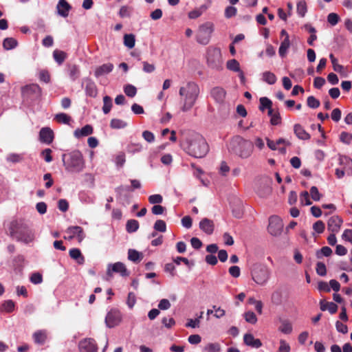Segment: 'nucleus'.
<instances>
[{
    "label": "nucleus",
    "instance_id": "obj_1",
    "mask_svg": "<svg viewBox=\"0 0 352 352\" xmlns=\"http://www.w3.org/2000/svg\"><path fill=\"white\" fill-rule=\"evenodd\" d=\"M180 145L186 153L195 158H202L209 151V146L205 138L195 132L186 134L181 141Z\"/></svg>",
    "mask_w": 352,
    "mask_h": 352
},
{
    "label": "nucleus",
    "instance_id": "obj_2",
    "mask_svg": "<svg viewBox=\"0 0 352 352\" xmlns=\"http://www.w3.org/2000/svg\"><path fill=\"white\" fill-rule=\"evenodd\" d=\"M199 93V87L195 82L190 81L181 87L179 91L182 103L181 110L186 112L191 109L195 105Z\"/></svg>",
    "mask_w": 352,
    "mask_h": 352
},
{
    "label": "nucleus",
    "instance_id": "obj_3",
    "mask_svg": "<svg viewBox=\"0 0 352 352\" xmlns=\"http://www.w3.org/2000/svg\"><path fill=\"white\" fill-rule=\"evenodd\" d=\"M253 149V144L241 136L234 137L230 140L228 146V150L230 153L242 159L249 157L252 155Z\"/></svg>",
    "mask_w": 352,
    "mask_h": 352
},
{
    "label": "nucleus",
    "instance_id": "obj_4",
    "mask_svg": "<svg viewBox=\"0 0 352 352\" xmlns=\"http://www.w3.org/2000/svg\"><path fill=\"white\" fill-rule=\"evenodd\" d=\"M10 232L12 236L17 241L29 243L34 241V234L25 224L18 221H13L10 223Z\"/></svg>",
    "mask_w": 352,
    "mask_h": 352
},
{
    "label": "nucleus",
    "instance_id": "obj_5",
    "mask_svg": "<svg viewBox=\"0 0 352 352\" xmlns=\"http://www.w3.org/2000/svg\"><path fill=\"white\" fill-rule=\"evenodd\" d=\"M62 161L65 170L72 173H79L84 168V160L79 151L62 155Z\"/></svg>",
    "mask_w": 352,
    "mask_h": 352
},
{
    "label": "nucleus",
    "instance_id": "obj_6",
    "mask_svg": "<svg viewBox=\"0 0 352 352\" xmlns=\"http://www.w3.org/2000/svg\"><path fill=\"white\" fill-rule=\"evenodd\" d=\"M206 59L210 69L216 71L223 69V58L220 48L209 46L206 50Z\"/></svg>",
    "mask_w": 352,
    "mask_h": 352
},
{
    "label": "nucleus",
    "instance_id": "obj_7",
    "mask_svg": "<svg viewBox=\"0 0 352 352\" xmlns=\"http://www.w3.org/2000/svg\"><path fill=\"white\" fill-rule=\"evenodd\" d=\"M213 32L214 24L212 22L208 21L201 24L196 34V41L204 45L208 44Z\"/></svg>",
    "mask_w": 352,
    "mask_h": 352
},
{
    "label": "nucleus",
    "instance_id": "obj_8",
    "mask_svg": "<svg viewBox=\"0 0 352 352\" xmlns=\"http://www.w3.org/2000/svg\"><path fill=\"white\" fill-rule=\"evenodd\" d=\"M270 270L264 265H255L252 271V279L258 285H265L270 278Z\"/></svg>",
    "mask_w": 352,
    "mask_h": 352
},
{
    "label": "nucleus",
    "instance_id": "obj_9",
    "mask_svg": "<svg viewBox=\"0 0 352 352\" xmlns=\"http://www.w3.org/2000/svg\"><path fill=\"white\" fill-rule=\"evenodd\" d=\"M283 229V223L279 217L274 215L270 217L267 230L271 235L279 236L282 233Z\"/></svg>",
    "mask_w": 352,
    "mask_h": 352
},
{
    "label": "nucleus",
    "instance_id": "obj_10",
    "mask_svg": "<svg viewBox=\"0 0 352 352\" xmlns=\"http://www.w3.org/2000/svg\"><path fill=\"white\" fill-rule=\"evenodd\" d=\"M122 320V314L117 309H111L107 314L105 322L108 327L113 328L118 325Z\"/></svg>",
    "mask_w": 352,
    "mask_h": 352
},
{
    "label": "nucleus",
    "instance_id": "obj_11",
    "mask_svg": "<svg viewBox=\"0 0 352 352\" xmlns=\"http://www.w3.org/2000/svg\"><path fill=\"white\" fill-rule=\"evenodd\" d=\"M22 95L26 98H38L41 95V89L36 84L26 85L22 88Z\"/></svg>",
    "mask_w": 352,
    "mask_h": 352
},
{
    "label": "nucleus",
    "instance_id": "obj_12",
    "mask_svg": "<svg viewBox=\"0 0 352 352\" xmlns=\"http://www.w3.org/2000/svg\"><path fill=\"white\" fill-rule=\"evenodd\" d=\"M80 352H97L96 341L92 338H87L79 343Z\"/></svg>",
    "mask_w": 352,
    "mask_h": 352
},
{
    "label": "nucleus",
    "instance_id": "obj_13",
    "mask_svg": "<svg viewBox=\"0 0 352 352\" xmlns=\"http://www.w3.org/2000/svg\"><path fill=\"white\" fill-rule=\"evenodd\" d=\"M67 232L69 234V236L67 237V239L72 240L75 237L77 238L78 242H81L85 238V233L83 232V229L80 226H71L69 227L67 230ZM67 239L66 236L64 237Z\"/></svg>",
    "mask_w": 352,
    "mask_h": 352
},
{
    "label": "nucleus",
    "instance_id": "obj_14",
    "mask_svg": "<svg viewBox=\"0 0 352 352\" xmlns=\"http://www.w3.org/2000/svg\"><path fill=\"white\" fill-rule=\"evenodd\" d=\"M342 219L338 216L330 217L327 222L328 230L333 233H338L342 224Z\"/></svg>",
    "mask_w": 352,
    "mask_h": 352
},
{
    "label": "nucleus",
    "instance_id": "obj_15",
    "mask_svg": "<svg viewBox=\"0 0 352 352\" xmlns=\"http://www.w3.org/2000/svg\"><path fill=\"white\" fill-rule=\"evenodd\" d=\"M113 68L114 66L112 63H104L102 65L96 67L94 71V76L96 78H98L101 76H105L111 73L113 71Z\"/></svg>",
    "mask_w": 352,
    "mask_h": 352
},
{
    "label": "nucleus",
    "instance_id": "obj_16",
    "mask_svg": "<svg viewBox=\"0 0 352 352\" xmlns=\"http://www.w3.org/2000/svg\"><path fill=\"white\" fill-rule=\"evenodd\" d=\"M39 138L41 142L50 144L54 140L53 131L48 127L42 128L39 133Z\"/></svg>",
    "mask_w": 352,
    "mask_h": 352
},
{
    "label": "nucleus",
    "instance_id": "obj_17",
    "mask_svg": "<svg viewBox=\"0 0 352 352\" xmlns=\"http://www.w3.org/2000/svg\"><path fill=\"white\" fill-rule=\"evenodd\" d=\"M211 96L218 103L221 104L224 102L226 91L224 89L220 87H216L211 90Z\"/></svg>",
    "mask_w": 352,
    "mask_h": 352
},
{
    "label": "nucleus",
    "instance_id": "obj_18",
    "mask_svg": "<svg viewBox=\"0 0 352 352\" xmlns=\"http://www.w3.org/2000/svg\"><path fill=\"white\" fill-rule=\"evenodd\" d=\"M199 228L207 234H212L214 229L213 221L208 218H204L199 222Z\"/></svg>",
    "mask_w": 352,
    "mask_h": 352
},
{
    "label": "nucleus",
    "instance_id": "obj_19",
    "mask_svg": "<svg viewBox=\"0 0 352 352\" xmlns=\"http://www.w3.org/2000/svg\"><path fill=\"white\" fill-rule=\"evenodd\" d=\"M243 341L246 345L253 348L258 349L262 346L261 341L258 338H255L251 333H245L243 336Z\"/></svg>",
    "mask_w": 352,
    "mask_h": 352
},
{
    "label": "nucleus",
    "instance_id": "obj_20",
    "mask_svg": "<svg viewBox=\"0 0 352 352\" xmlns=\"http://www.w3.org/2000/svg\"><path fill=\"white\" fill-rule=\"evenodd\" d=\"M85 92L87 96L91 98H95L98 95L97 87L91 79L85 80Z\"/></svg>",
    "mask_w": 352,
    "mask_h": 352
},
{
    "label": "nucleus",
    "instance_id": "obj_21",
    "mask_svg": "<svg viewBox=\"0 0 352 352\" xmlns=\"http://www.w3.org/2000/svg\"><path fill=\"white\" fill-rule=\"evenodd\" d=\"M131 187L120 186L116 188V191L119 197H121L122 192L124 190L130 191V190H133L135 189H138V188H141V183L140 182L139 180L131 179Z\"/></svg>",
    "mask_w": 352,
    "mask_h": 352
},
{
    "label": "nucleus",
    "instance_id": "obj_22",
    "mask_svg": "<svg viewBox=\"0 0 352 352\" xmlns=\"http://www.w3.org/2000/svg\"><path fill=\"white\" fill-rule=\"evenodd\" d=\"M70 9L71 6L66 0H59L57 5L58 14L63 17H66L68 16Z\"/></svg>",
    "mask_w": 352,
    "mask_h": 352
},
{
    "label": "nucleus",
    "instance_id": "obj_23",
    "mask_svg": "<svg viewBox=\"0 0 352 352\" xmlns=\"http://www.w3.org/2000/svg\"><path fill=\"white\" fill-rule=\"evenodd\" d=\"M294 131L297 138L300 140H307L311 138L310 135L300 124H296L294 126Z\"/></svg>",
    "mask_w": 352,
    "mask_h": 352
},
{
    "label": "nucleus",
    "instance_id": "obj_24",
    "mask_svg": "<svg viewBox=\"0 0 352 352\" xmlns=\"http://www.w3.org/2000/svg\"><path fill=\"white\" fill-rule=\"evenodd\" d=\"M93 131V127L89 124H87L81 129H77L75 130L74 135L76 138H80L92 134Z\"/></svg>",
    "mask_w": 352,
    "mask_h": 352
},
{
    "label": "nucleus",
    "instance_id": "obj_25",
    "mask_svg": "<svg viewBox=\"0 0 352 352\" xmlns=\"http://www.w3.org/2000/svg\"><path fill=\"white\" fill-rule=\"evenodd\" d=\"M69 256L75 260L78 264L82 265L85 263V257L78 248H72L69 252Z\"/></svg>",
    "mask_w": 352,
    "mask_h": 352
},
{
    "label": "nucleus",
    "instance_id": "obj_26",
    "mask_svg": "<svg viewBox=\"0 0 352 352\" xmlns=\"http://www.w3.org/2000/svg\"><path fill=\"white\" fill-rule=\"evenodd\" d=\"M112 271L116 273H119L122 276H129V272L127 270L125 265L121 262L115 263L112 265Z\"/></svg>",
    "mask_w": 352,
    "mask_h": 352
},
{
    "label": "nucleus",
    "instance_id": "obj_27",
    "mask_svg": "<svg viewBox=\"0 0 352 352\" xmlns=\"http://www.w3.org/2000/svg\"><path fill=\"white\" fill-rule=\"evenodd\" d=\"M128 258L134 263H139L143 258V254L135 250L129 249L128 251Z\"/></svg>",
    "mask_w": 352,
    "mask_h": 352
},
{
    "label": "nucleus",
    "instance_id": "obj_28",
    "mask_svg": "<svg viewBox=\"0 0 352 352\" xmlns=\"http://www.w3.org/2000/svg\"><path fill=\"white\" fill-rule=\"evenodd\" d=\"M18 45L17 41L12 37L6 38L3 41V47L6 50H10L15 48Z\"/></svg>",
    "mask_w": 352,
    "mask_h": 352
},
{
    "label": "nucleus",
    "instance_id": "obj_29",
    "mask_svg": "<svg viewBox=\"0 0 352 352\" xmlns=\"http://www.w3.org/2000/svg\"><path fill=\"white\" fill-rule=\"evenodd\" d=\"M289 46H290V41H289V35H287V36L281 42L279 50H278L279 55L281 57H284L286 55L287 51L288 48L289 47Z\"/></svg>",
    "mask_w": 352,
    "mask_h": 352
},
{
    "label": "nucleus",
    "instance_id": "obj_30",
    "mask_svg": "<svg viewBox=\"0 0 352 352\" xmlns=\"http://www.w3.org/2000/svg\"><path fill=\"white\" fill-rule=\"evenodd\" d=\"M33 338L35 343L43 344L46 340L47 335L44 331H38L33 334Z\"/></svg>",
    "mask_w": 352,
    "mask_h": 352
},
{
    "label": "nucleus",
    "instance_id": "obj_31",
    "mask_svg": "<svg viewBox=\"0 0 352 352\" xmlns=\"http://www.w3.org/2000/svg\"><path fill=\"white\" fill-rule=\"evenodd\" d=\"M68 74L72 80H76L80 76L78 67L76 65H69Z\"/></svg>",
    "mask_w": 352,
    "mask_h": 352
},
{
    "label": "nucleus",
    "instance_id": "obj_32",
    "mask_svg": "<svg viewBox=\"0 0 352 352\" xmlns=\"http://www.w3.org/2000/svg\"><path fill=\"white\" fill-rule=\"evenodd\" d=\"M53 57L58 65H61L66 59L67 54L63 51L55 50L53 52Z\"/></svg>",
    "mask_w": 352,
    "mask_h": 352
},
{
    "label": "nucleus",
    "instance_id": "obj_33",
    "mask_svg": "<svg viewBox=\"0 0 352 352\" xmlns=\"http://www.w3.org/2000/svg\"><path fill=\"white\" fill-rule=\"evenodd\" d=\"M127 126V122L121 119L113 118L110 122V127L113 129H124Z\"/></svg>",
    "mask_w": 352,
    "mask_h": 352
},
{
    "label": "nucleus",
    "instance_id": "obj_34",
    "mask_svg": "<svg viewBox=\"0 0 352 352\" xmlns=\"http://www.w3.org/2000/svg\"><path fill=\"white\" fill-rule=\"evenodd\" d=\"M135 44V37L133 34H126L124 36V45L129 49H132Z\"/></svg>",
    "mask_w": 352,
    "mask_h": 352
},
{
    "label": "nucleus",
    "instance_id": "obj_35",
    "mask_svg": "<svg viewBox=\"0 0 352 352\" xmlns=\"http://www.w3.org/2000/svg\"><path fill=\"white\" fill-rule=\"evenodd\" d=\"M54 120L60 124H69L72 118L65 113H60L55 116Z\"/></svg>",
    "mask_w": 352,
    "mask_h": 352
},
{
    "label": "nucleus",
    "instance_id": "obj_36",
    "mask_svg": "<svg viewBox=\"0 0 352 352\" xmlns=\"http://www.w3.org/2000/svg\"><path fill=\"white\" fill-rule=\"evenodd\" d=\"M263 80L269 85H274L276 83L277 78L274 73L265 72L263 73Z\"/></svg>",
    "mask_w": 352,
    "mask_h": 352
},
{
    "label": "nucleus",
    "instance_id": "obj_37",
    "mask_svg": "<svg viewBox=\"0 0 352 352\" xmlns=\"http://www.w3.org/2000/svg\"><path fill=\"white\" fill-rule=\"evenodd\" d=\"M112 105L113 103L111 98L109 96H104L102 111L104 114H107L110 112Z\"/></svg>",
    "mask_w": 352,
    "mask_h": 352
},
{
    "label": "nucleus",
    "instance_id": "obj_38",
    "mask_svg": "<svg viewBox=\"0 0 352 352\" xmlns=\"http://www.w3.org/2000/svg\"><path fill=\"white\" fill-rule=\"evenodd\" d=\"M139 228V222L135 219H130L126 222V229L129 233L136 232Z\"/></svg>",
    "mask_w": 352,
    "mask_h": 352
},
{
    "label": "nucleus",
    "instance_id": "obj_39",
    "mask_svg": "<svg viewBox=\"0 0 352 352\" xmlns=\"http://www.w3.org/2000/svg\"><path fill=\"white\" fill-rule=\"evenodd\" d=\"M332 250L328 246H324L320 250H318L316 253L317 258L320 259L323 256H329L332 254Z\"/></svg>",
    "mask_w": 352,
    "mask_h": 352
},
{
    "label": "nucleus",
    "instance_id": "obj_40",
    "mask_svg": "<svg viewBox=\"0 0 352 352\" xmlns=\"http://www.w3.org/2000/svg\"><path fill=\"white\" fill-rule=\"evenodd\" d=\"M204 352H220L221 346L219 343H208L206 344L204 349Z\"/></svg>",
    "mask_w": 352,
    "mask_h": 352
},
{
    "label": "nucleus",
    "instance_id": "obj_41",
    "mask_svg": "<svg viewBox=\"0 0 352 352\" xmlns=\"http://www.w3.org/2000/svg\"><path fill=\"white\" fill-rule=\"evenodd\" d=\"M260 107L259 109L263 111L265 109H270L272 107V102L267 97H262L259 100Z\"/></svg>",
    "mask_w": 352,
    "mask_h": 352
},
{
    "label": "nucleus",
    "instance_id": "obj_42",
    "mask_svg": "<svg viewBox=\"0 0 352 352\" xmlns=\"http://www.w3.org/2000/svg\"><path fill=\"white\" fill-rule=\"evenodd\" d=\"M227 68L233 72H241L239 63L236 59H231L227 62Z\"/></svg>",
    "mask_w": 352,
    "mask_h": 352
},
{
    "label": "nucleus",
    "instance_id": "obj_43",
    "mask_svg": "<svg viewBox=\"0 0 352 352\" xmlns=\"http://www.w3.org/2000/svg\"><path fill=\"white\" fill-rule=\"evenodd\" d=\"M279 331L285 334H289L292 331V326L289 322L284 320L279 327Z\"/></svg>",
    "mask_w": 352,
    "mask_h": 352
},
{
    "label": "nucleus",
    "instance_id": "obj_44",
    "mask_svg": "<svg viewBox=\"0 0 352 352\" xmlns=\"http://www.w3.org/2000/svg\"><path fill=\"white\" fill-rule=\"evenodd\" d=\"M307 104L311 109H316L320 107V102L314 96H310L307 99Z\"/></svg>",
    "mask_w": 352,
    "mask_h": 352
},
{
    "label": "nucleus",
    "instance_id": "obj_45",
    "mask_svg": "<svg viewBox=\"0 0 352 352\" xmlns=\"http://www.w3.org/2000/svg\"><path fill=\"white\" fill-rule=\"evenodd\" d=\"M153 228L156 231L165 232L166 231V224L164 221L159 219L154 223Z\"/></svg>",
    "mask_w": 352,
    "mask_h": 352
},
{
    "label": "nucleus",
    "instance_id": "obj_46",
    "mask_svg": "<svg viewBox=\"0 0 352 352\" xmlns=\"http://www.w3.org/2000/svg\"><path fill=\"white\" fill-rule=\"evenodd\" d=\"M124 91L127 96L133 98L136 95L137 89L132 85H126L124 87Z\"/></svg>",
    "mask_w": 352,
    "mask_h": 352
},
{
    "label": "nucleus",
    "instance_id": "obj_47",
    "mask_svg": "<svg viewBox=\"0 0 352 352\" xmlns=\"http://www.w3.org/2000/svg\"><path fill=\"white\" fill-rule=\"evenodd\" d=\"M307 4L305 1H302L297 3V12L299 16L304 17L307 12Z\"/></svg>",
    "mask_w": 352,
    "mask_h": 352
},
{
    "label": "nucleus",
    "instance_id": "obj_48",
    "mask_svg": "<svg viewBox=\"0 0 352 352\" xmlns=\"http://www.w3.org/2000/svg\"><path fill=\"white\" fill-rule=\"evenodd\" d=\"M14 303L12 300H8L5 301L1 305V309L8 313H10L14 310Z\"/></svg>",
    "mask_w": 352,
    "mask_h": 352
},
{
    "label": "nucleus",
    "instance_id": "obj_49",
    "mask_svg": "<svg viewBox=\"0 0 352 352\" xmlns=\"http://www.w3.org/2000/svg\"><path fill=\"white\" fill-rule=\"evenodd\" d=\"M340 21V16L334 12H331L327 16V21L332 26H335Z\"/></svg>",
    "mask_w": 352,
    "mask_h": 352
},
{
    "label": "nucleus",
    "instance_id": "obj_50",
    "mask_svg": "<svg viewBox=\"0 0 352 352\" xmlns=\"http://www.w3.org/2000/svg\"><path fill=\"white\" fill-rule=\"evenodd\" d=\"M245 320L246 322L255 324L257 322L256 314L253 311H248L244 314Z\"/></svg>",
    "mask_w": 352,
    "mask_h": 352
},
{
    "label": "nucleus",
    "instance_id": "obj_51",
    "mask_svg": "<svg viewBox=\"0 0 352 352\" xmlns=\"http://www.w3.org/2000/svg\"><path fill=\"white\" fill-rule=\"evenodd\" d=\"M316 273L321 276H324L327 274V269L324 263L318 262L316 267Z\"/></svg>",
    "mask_w": 352,
    "mask_h": 352
},
{
    "label": "nucleus",
    "instance_id": "obj_52",
    "mask_svg": "<svg viewBox=\"0 0 352 352\" xmlns=\"http://www.w3.org/2000/svg\"><path fill=\"white\" fill-rule=\"evenodd\" d=\"M30 280L33 284H40L43 282V276L38 272H35L31 275Z\"/></svg>",
    "mask_w": 352,
    "mask_h": 352
},
{
    "label": "nucleus",
    "instance_id": "obj_53",
    "mask_svg": "<svg viewBox=\"0 0 352 352\" xmlns=\"http://www.w3.org/2000/svg\"><path fill=\"white\" fill-rule=\"evenodd\" d=\"M131 11H132L131 8L126 6H124L121 7L120 12H119V15L122 18L129 17L131 15Z\"/></svg>",
    "mask_w": 352,
    "mask_h": 352
},
{
    "label": "nucleus",
    "instance_id": "obj_54",
    "mask_svg": "<svg viewBox=\"0 0 352 352\" xmlns=\"http://www.w3.org/2000/svg\"><path fill=\"white\" fill-rule=\"evenodd\" d=\"M163 201L162 196L159 194L152 195L148 197V201L151 204H159Z\"/></svg>",
    "mask_w": 352,
    "mask_h": 352
},
{
    "label": "nucleus",
    "instance_id": "obj_55",
    "mask_svg": "<svg viewBox=\"0 0 352 352\" xmlns=\"http://www.w3.org/2000/svg\"><path fill=\"white\" fill-rule=\"evenodd\" d=\"M340 140L343 143L349 144L352 140V134L348 132L343 131L340 133Z\"/></svg>",
    "mask_w": 352,
    "mask_h": 352
},
{
    "label": "nucleus",
    "instance_id": "obj_56",
    "mask_svg": "<svg viewBox=\"0 0 352 352\" xmlns=\"http://www.w3.org/2000/svg\"><path fill=\"white\" fill-rule=\"evenodd\" d=\"M325 228L324 223L322 221H317L313 225V229L318 234H321L324 232Z\"/></svg>",
    "mask_w": 352,
    "mask_h": 352
},
{
    "label": "nucleus",
    "instance_id": "obj_57",
    "mask_svg": "<svg viewBox=\"0 0 352 352\" xmlns=\"http://www.w3.org/2000/svg\"><path fill=\"white\" fill-rule=\"evenodd\" d=\"M282 300V294L279 291H275L272 294V302L274 304L279 305Z\"/></svg>",
    "mask_w": 352,
    "mask_h": 352
},
{
    "label": "nucleus",
    "instance_id": "obj_58",
    "mask_svg": "<svg viewBox=\"0 0 352 352\" xmlns=\"http://www.w3.org/2000/svg\"><path fill=\"white\" fill-rule=\"evenodd\" d=\"M237 10L234 6H228L225 10V16L230 19L236 14Z\"/></svg>",
    "mask_w": 352,
    "mask_h": 352
},
{
    "label": "nucleus",
    "instance_id": "obj_59",
    "mask_svg": "<svg viewBox=\"0 0 352 352\" xmlns=\"http://www.w3.org/2000/svg\"><path fill=\"white\" fill-rule=\"evenodd\" d=\"M142 145L140 143H131L128 146V151L131 153L140 152L142 150Z\"/></svg>",
    "mask_w": 352,
    "mask_h": 352
},
{
    "label": "nucleus",
    "instance_id": "obj_60",
    "mask_svg": "<svg viewBox=\"0 0 352 352\" xmlns=\"http://www.w3.org/2000/svg\"><path fill=\"white\" fill-rule=\"evenodd\" d=\"M52 151L50 148H45L41 152V155L46 162L52 161Z\"/></svg>",
    "mask_w": 352,
    "mask_h": 352
},
{
    "label": "nucleus",
    "instance_id": "obj_61",
    "mask_svg": "<svg viewBox=\"0 0 352 352\" xmlns=\"http://www.w3.org/2000/svg\"><path fill=\"white\" fill-rule=\"evenodd\" d=\"M40 80L48 83L50 81V74L47 70H41L39 73Z\"/></svg>",
    "mask_w": 352,
    "mask_h": 352
},
{
    "label": "nucleus",
    "instance_id": "obj_62",
    "mask_svg": "<svg viewBox=\"0 0 352 352\" xmlns=\"http://www.w3.org/2000/svg\"><path fill=\"white\" fill-rule=\"evenodd\" d=\"M143 138L148 143H152L155 141L154 134L149 131H144L142 133Z\"/></svg>",
    "mask_w": 352,
    "mask_h": 352
},
{
    "label": "nucleus",
    "instance_id": "obj_63",
    "mask_svg": "<svg viewBox=\"0 0 352 352\" xmlns=\"http://www.w3.org/2000/svg\"><path fill=\"white\" fill-rule=\"evenodd\" d=\"M58 208L62 212H66L69 208V203L66 199H61L58 202Z\"/></svg>",
    "mask_w": 352,
    "mask_h": 352
},
{
    "label": "nucleus",
    "instance_id": "obj_64",
    "mask_svg": "<svg viewBox=\"0 0 352 352\" xmlns=\"http://www.w3.org/2000/svg\"><path fill=\"white\" fill-rule=\"evenodd\" d=\"M290 346L289 345L283 340L280 341V346L278 348V352H289Z\"/></svg>",
    "mask_w": 352,
    "mask_h": 352
}]
</instances>
